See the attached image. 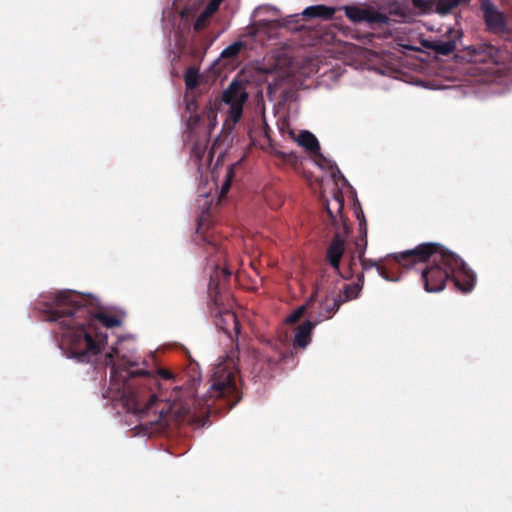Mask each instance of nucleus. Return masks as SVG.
I'll list each match as a JSON object with an SVG mask.
<instances>
[{
  "label": "nucleus",
  "instance_id": "24",
  "mask_svg": "<svg viewBox=\"0 0 512 512\" xmlns=\"http://www.w3.org/2000/svg\"><path fill=\"white\" fill-rule=\"evenodd\" d=\"M223 1L224 0H210L204 10L207 12V14L212 16L218 10Z\"/></svg>",
  "mask_w": 512,
  "mask_h": 512
},
{
  "label": "nucleus",
  "instance_id": "27",
  "mask_svg": "<svg viewBox=\"0 0 512 512\" xmlns=\"http://www.w3.org/2000/svg\"><path fill=\"white\" fill-rule=\"evenodd\" d=\"M158 374L163 377L164 379H171L172 378V373L166 369H160L158 370Z\"/></svg>",
  "mask_w": 512,
  "mask_h": 512
},
{
  "label": "nucleus",
  "instance_id": "33",
  "mask_svg": "<svg viewBox=\"0 0 512 512\" xmlns=\"http://www.w3.org/2000/svg\"><path fill=\"white\" fill-rule=\"evenodd\" d=\"M214 186H215L216 188H218V182H217V180H216L215 178H214Z\"/></svg>",
  "mask_w": 512,
  "mask_h": 512
},
{
  "label": "nucleus",
  "instance_id": "13",
  "mask_svg": "<svg viewBox=\"0 0 512 512\" xmlns=\"http://www.w3.org/2000/svg\"><path fill=\"white\" fill-rule=\"evenodd\" d=\"M470 1L471 0H438L436 4V12L440 15H446L457 6L467 5Z\"/></svg>",
  "mask_w": 512,
  "mask_h": 512
},
{
  "label": "nucleus",
  "instance_id": "5",
  "mask_svg": "<svg viewBox=\"0 0 512 512\" xmlns=\"http://www.w3.org/2000/svg\"><path fill=\"white\" fill-rule=\"evenodd\" d=\"M247 99L248 94L244 85L236 80L223 91L221 102L228 106L224 126L228 129H232L240 121Z\"/></svg>",
  "mask_w": 512,
  "mask_h": 512
},
{
  "label": "nucleus",
  "instance_id": "16",
  "mask_svg": "<svg viewBox=\"0 0 512 512\" xmlns=\"http://www.w3.org/2000/svg\"><path fill=\"white\" fill-rule=\"evenodd\" d=\"M436 53L441 55H448L456 49V42L454 40L441 41L434 45Z\"/></svg>",
  "mask_w": 512,
  "mask_h": 512
},
{
  "label": "nucleus",
  "instance_id": "17",
  "mask_svg": "<svg viewBox=\"0 0 512 512\" xmlns=\"http://www.w3.org/2000/svg\"><path fill=\"white\" fill-rule=\"evenodd\" d=\"M243 47L242 41H235L226 47L220 54L221 58H235Z\"/></svg>",
  "mask_w": 512,
  "mask_h": 512
},
{
  "label": "nucleus",
  "instance_id": "32",
  "mask_svg": "<svg viewBox=\"0 0 512 512\" xmlns=\"http://www.w3.org/2000/svg\"><path fill=\"white\" fill-rule=\"evenodd\" d=\"M200 421H201V420H199V421H198V424H197V425H198V426H205V422L203 421V422H201V423H200Z\"/></svg>",
  "mask_w": 512,
  "mask_h": 512
},
{
  "label": "nucleus",
  "instance_id": "4",
  "mask_svg": "<svg viewBox=\"0 0 512 512\" xmlns=\"http://www.w3.org/2000/svg\"><path fill=\"white\" fill-rule=\"evenodd\" d=\"M236 377L237 372L233 363L229 361L218 363L211 375L209 396L211 398L234 397L235 400L231 403V406H234L240 400Z\"/></svg>",
  "mask_w": 512,
  "mask_h": 512
},
{
  "label": "nucleus",
  "instance_id": "8",
  "mask_svg": "<svg viewBox=\"0 0 512 512\" xmlns=\"http://www.w3.org/2000/svg\"><path fill=\"white\" fill-rule=\"evenodd\" d=\"M469 54L474 58V61L478 62H498L500 51L497 47L481 43L477 46L468 48Z\"/></svg>",
  "mask_w": 512,
  "mask_h": 512
},
{
  "label": "nucleus",
  "instance_id": "18",
  "mask_svg": "<svg viewBox=\"0 0 512 512\" xmlns=\"http://www.w3.org/2000/svg\"><path fill=\"white\" fill-rule=\"evenodd\" d=\"M234 166L230 165L225 170L224 179L221 185L219 198L223 197L229 190L233 178Z\"/></svg>",
  "mask_w": 512,
  "mask_h": 512
},
{
  "label": "nucleus",
  "instance_id": "15",
  "mask_svg": "<svg viewBox=\"0 0 512 512\" xmlns=\"http://www.w3.org/2000/svg\"><path fill=\"white\" fill-rule=\"evenodd\" d=\"M360 262H361L362 268L364 270H367V269H370L372 267H375L377 269V272H378L379 276H381L386 281H396L397 280V279H394V278H390L387 275V273L385 271H383V269L375 261H373L371 259L360 258Z\"/></svg>",
  "mask_w": 512,
  "mask_h": 512
},
{
  "label": "nucleus",
  "instance_id": "7",
  "mask_svg": "<svg viewBox=\"0 0 512 512\" xmlns=\"http://www.w3.org/2000/svg\"><path fill=\"white\" fill-rule=\"evenodd\" d=\"M481 9L489 30L502 32L506 29L504 15L495 7L491 0H481Z\"/></svg>",
  "mask_w": 512,
  "mask_h": 512
},
{
  "label": "nucleus",
  "instance_id": "10",
  "mask_svg": "<svg viewBox=\"0 0 512 512\" xmlns=\"http://www.w3.org/2000/svg\"><path fill=\"white\" fill-rule=\"evenodd\" d=\"M335 14V8L326 5H312L302 11V15L308 19L321 18L325 20L332 19Z\"/></svg>",
  "mask_w": 512,
  "mask_h": 512
},
{
  "label": "nucleus",
  "instance_id": "20",
  "mask_svg": "<svg viewBox=\"0 0 512 512\" xmlns=\"http://www.w3.org/2000/svg\"><path fill=\"white\" fill-rule=\"evenodd\" d=\"M210 18H211V15L207 14V12L204 10L196 19V21L194 23V30L200 31L203 28H205L207 26V24L209 23Z\"/></svg>",
  "mask_w": 512,
  "mask_h": 512
},
{
  "label": "nucleus",
  "instance_id": "30",
  "mask_svg": "<svg viewBox=\"0 0 512 512\" xmlns=\"http://www.w3.org/2000/svg\"><path fill=\"white\" fill-rule=\"evenodd\" d=\"M263 71L266 72V73H273L272 69H263Z\"/></svg>",
  "mask_w": 512,
  "mask_h": 512
},
{
  "label": "nucleus",
  "instance_id": "11",
  "mask_svg": "<svg viewBox=\"0 0 512 512\" xmlns=\"http://www.w3.org/2000/svg\"><path fill=\"white\" fill-rule=\"evenodd\" d=\"M317 325V322L306 321L297 330L294 341L300 348H305L311 341L312 330Z\"/></svg>",
  "mask_w": 512,
  "mask_h": 512
},
{
  "label": "nucleus",
  "instance_id": "23",
  "mask_svg": "<svg viewBox=\"0 0 512 512\" xmlns=\"http://www.w3.org/2000/svg\"><path fill=\"white\" fill-rule=\"evenodd\" d=\"M418 12L425 13L429 9L427 0H410Z\"/></svg>",
  "mask_w": 512,
  "mask_h": 512
},
{
  "label": "nucleus",
  "instance_id": "2",
  "mask_svg": "<svg viewBox=\"0 0 512 512\" xmlns=\"http://www.w3.org/2000/svg\"><path fill=\"white\" fill-rule=\"evenodd\" d=\"M394 257L403 265V261L407 258H412L413 264L429 261V266L421 273L424 288L429 293L442 291L446 280L450 277L453 278L455 286L464 293L471 292L475 286L476 275L465 262L435 243L420 244ZM407 267L410 268L408 265Z\"/></svg>",
  "mask_w": 512,
  "mask_h": 512
},
{
  "label": "nucleus",
  "instance_id": "29",
  "mask_svg": "<svg viewBox=\"0 0 512 512\" xmlns=\"http://www.w3.org/2000/svg\"><path fill=\"white\" fill-rule=\"evenodd\" d=\"M200 193H201V195H202V196H204V197H208V196H209V194H210V192H207V191H202V192H200Z\"/></svg>",
  "mask_w": 512,
  "mask_h": 512
},
{
  "label": "nucleus",
  "instance_id": "6",
  "mask_svg": "<svg viewBox=\"0 0 512 512\" xmlns=\"http://www.w3.org/2000/svg\"><path fill=\"white\" fill-rule=\"evenodd\" d=\"M346 17L354 23H386L388 18L386 15L365 8L356 6L344 7Z\"/></svg>",
  "mask_w": 512,
  "mask_h": 512
},
{
  "label": "nucleus",
  "instance_id": "26",
  "mask_svg": "<svg viewBox=\"0 0 512 512\" xmlns=\"http://www.w3.org/2000/svg\"><path fill=\"white\" fill-rule=\"evenodd\" d=\"M197 109V103L195 100L187 101L186 110L190 113L195 112Z\"/></svg>",
  "mask_w": 512,
  "mask_h": 512
},
{
  "label": "nucleus",
  "instance_id": "31",
  "mask_svg": "<svg viewBox=\"0 0 512 512\" xmlns=\"http://www.w3.org/2000/svg\"><path fill=\"white\" fill-rule=\"evenodd\" d=\"M215 142H217V140ZM215 150H216V143H214V145L212 146V153H215Z\"/></svg>",
  "mask_w": 512,
  "mask_h": 512
},
{
  "label": "nucleus",
  "instance_id": "25",
  "mask_svg": "<svg viewBox=\"0 0 512 512\" xmlns=\"http://www.w3.org/2000/svg\"><path fill=\"white\" fill-rule=\"evenodd\" d=\"M304 310H305V306H300L298 309H296L292 314H290L286 318V322L287 323H294V322H296L301 317V315L303 314Z\"/></svg>",
  "mask_w": 512,
  "mask_h": 512
},
{
  "label": "nucleus",
  "instance_id": "19",
  "mask_svg": "<svg viewBox=\"0 0 512 512\" xmlns=\"http://www.w3.org/2000/svg\"><path fill=\"white\" fill-rule=\"evenodd\" d=\"M199 75L196 70L188 69L185 73V85L188 90H193L198 85Z\"/></svg>",
  "mask_w": 512,
  "mask_h": 512
},
{
  "label": "nucleus",
  "instance_id": "14",
  "mask_svg": "<svg viewBox=\"0 0 512 512\" xmlns=\"http://www.w3.org/2000/svg\"><path fill=\"white\" fill-rule=\"evenodd\" d=\"M220 104L221 102L217 98L215 100L209 101V105L206 110L209 129H214L218 124L217 109L220 106Z\"/></svg>",
  "mask_w": 512,
  "mask_h": 512
},
{
  "label": "nucleus",
  "instance_id": "22",
  "mask_svg": "<svg viewBox=\"0 0 512 512\" xmlns=\"http://www.w3.org/2000/svg\"><path fill=\"white\" fill-rule=\"evenodd\" d=\"M340 306V303L337 302L336 299H333V305L330 308H327V313L325 315H320L319 318L315 321L317 324L323 320L329 319L331 317V314L336 311Z\"/></svg>",
  "mask_w": 512,
  "mask_h": 512
},
{
  "label": "nucleus",
  "instance_id": "3",
  "mask_svg": "<svg viewBox=\"0 0 512 512\" xmlns=\"http://www.w3.org/2000/svg\"><path fill=\"white\" fill-rule=\"evenodd\" d=\"M348 186V181L339 171L332 173L331 177L323 180L321 184V196L324 200L327 214L336 230L327 251V260L337 271L345 251L344 234L348 233V227L342 213L344 204L342 194L343 190Z\"/></svg>",
  "mask_w": 512,
  "mask_h": 512
},
{
  "label": "nucleus",
  "instance_id": "1",
  "mask_svg": "<svg viewBox=\"0 0 512 512\" xmlns=\"http://www.w3.org/2000/svg\"><path fill=\"white\" fill-rule=\"evenodd\" d=\"M36 308L47 315L46 320L56 323L55 338L67 358L92 363L104 353L105 364L111 366L109 386L102 391L104 399L116 409L133 413L143 425L165 421L171 410L168 403L148 393L146 385L137 377L139 373L116 367L137 364L132 355L123 351L125 338L119 339L117 347L106 349L107 335L99 331L97 324L113 328L121 324L118 317L99 313L95 298L73 290L42 294L36 301Z\"/></svg>",
  "mask_w": 512,
  "mask_h": 512
},
{
  "label": "nucleus",
  "instance_id": "28",
  "mask_svg": "<svg viewBox=\"0 0 512 512\" xmlns=\"http://www.w3.org/2000/svg\"><path fill=\"white\" fill-rule=\"evenodd\" d=\"M172 411L177 418L185 417L189 413L186 409L177 410L176 408H173Z\"/></svg>",
  "mask_w": 512,
  "mask_h": 512
},
{
  "label": "nucleus",
  "instance_id": "9",
  "mask_svg": "<svg viewBox=\"0 0 512 512\" xmlns=\"http://www.w3.org/2000/svg\"><path fill=\"white\" fill-rule=\"evenodd\" d=\"M215 324L231 337V332L234 331L236 335L240 332L239 323L234 312L224 310L215 316Z\"/></svg>",
  "mask_w": 512,
  "mask_h": 512
},
{
  "label": "nucleus",
  "instance_id": "12",
  "mask_svg": "<svg viewBox=\"0 0 512 512\" xmlns=\"http://www.w3.org/2000/svg\"><path fill=\"white\" fill-rule=\"evenodd\" d=\"M295 141L310 152H317L319 150V143L317 138L309 131H301Z\"/></svg>",
  "mask_w": 512,
  "mask_h": 512
},
{
  "label": "nucleus",
  "instance_id": "21",
  "mask_svg": "<svg viewBox=\"0 0 512 512\" xmlns=\"http://www.w3.org/2000/svg\"><path fill=\"white\" fill-rule=\"evenodd\" d=\"M360 290H361V288L357 284L350 285V286L346 287L344 290V296H345L344 300L346 301V300L356 298L359 295Z\"/></svg>",
  "mask_w": 512,
  "mask_h": 512
}]
</instances>
